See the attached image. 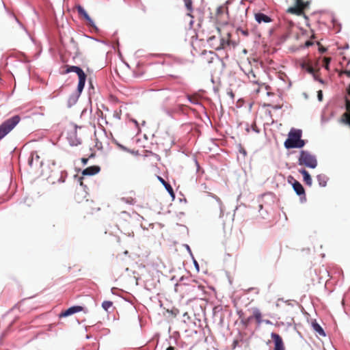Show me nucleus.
<instances>
[{
    "mask_svg": "<svg viewBox=\"0 0 350 350\" xmlns=\"http://www.w3.org/2000/svg\"><path fill=\"white\" fill-rule=\"evenodd\" d=\"M217 31L220 34V41L217 45H214L213 40L215 38V36H211L208 38V42L214 47L215 50L224 49L227 46H235V43L230 40V33L227 31L224 35L221 34V29L219 27L217 28Z\"/></svg>",
    "mask_w": 350,
    "mask_h": 350,
    "instance_id": "1",
    "label": "nucleus"
},
{
    "mask_svg": "<svg viewBox=\"0 0 350 350\" xmlns=\"http://www.w3.org/2000/svg\"><path fill=\"white\" fill-rule=\"evenodd\" d=\"M301 131L292 129L288 133V138L284 142V146L289 148H302L305 145L304 140L301 139Z\"/></svg>",
    "mask_w": 350,
    "mask_h": 350,
    "instance_id": "2",
    "label": "nucleus"
},
{
    "mask_svg": "<svg viewBox=\"0 0 350 350\" xmlns=\"http://www.w3.org/2000/svg\"><path fill=\"white\" fill-rule=\"evenodd\" d=\"M21 118L18 115H15L0 124V140L11 132L20 122Z\"/></svg>",
    "mask_w": 350,
    "mask_h": 350,
    "instance_id": "3",
    "label": "nucleus"
},
{
    "mask_svg": "<svg viewBox=\"0 0 350 350\" xmlns=\"http://www.w3.org/2000/svg\"><path fill=\"white\" fill-rule=\"evenodd\" d=\"M299 165L310 168H315L317 165V161L314 155L307 151L302 150L299 157Z\"/></svg>",
    "mask_w": 350,
    "mask_h": 350,
    "instance_id": "4",
    "label": "nucleus"
},
{
    "mask_svg": "<svg viewBox=\"0 0 350 350\" xmlns=\"http://www.w3.org/2000/svg\"><path fill=\"white\" fill-rule=\"evenodd\" d=\"M66 67H67V68H66V71L64 72V73H69L70 72H74L78 75L79 83H78V86H77V90L79 93H81L83 91L84 86H85V81H86V75L85 74L83 70L78 66H67Z\"/></svg>",
    "mask_w": 350,
    "mask_h": 350,
    "instance_id": "5",
    "label": "nucleus"
},
{
    "mask_svg": "<svg viewBox=\"0 0 350 350\" xmlns=\"http://www.w3.org/2000/svg\"><path fill=\"white\" fill-rule=\"evenodd\" d=\"M309 0H295V5L287 9L289 14L301 16L304 14V10L310 5Z\"/></svg>",
    "mask_w": 350,
    "mask_h": 350,
    "instance_id": "6",
    "label": "nucleus"
},
{
    "mask_svg": "<svg viewBox=\"0 0 350 350\" xmlns=\"http://www.w3.org/2000/svg\"><path fill=\"white\" fill-rule=\"evenodd\" d=\"M84 311V308L80 306H74L62 312L59 314V318L66 317L73 314Z\"/></svg>",
    "mask_w": 350,
    "mask_h": 350,
    "instance_id": "7",
    "label": "nucleus"
},
{
    "mask_svg": "<svg viewBox=\"0 0 350 350\" xmlns=\"http://www.w3.org/2000/svg\"><path fill=\"white\" fill-rule=\"evenodd\" d=\"M271 338L274 342L273 350H285L284 345L282 337L275 333H272L271 335Z\"/></svg>",
    "mask_w": 350,
    "mask_h": 350,
    "instance_id": "8",
    "label": "nucleus"
},
{
    "mask_svg": "<svg viewBox=\"0 0 350 350\" xmlns=\"http://www.w3.org/2000/svg\"><path fill=\"white\" fill-rule=\"evenodd\" d=\"M81 187L77 188L75 193V199L77 202H81L87 198V191L82 187L83 182L81 181Z\"/></svg>",
    "mask_w": 350,
    "mask_h": 350,
    "instance_id": "9",
    "label": "nucleus"
},
{
    "mask_svg": "<svg viewBox=\"0 0 350 350\" xmlns=\"http://www.w3.org/2000/svg\"><path fill=\"white\" fill-rule=\"evenodd\" d=\"M77 10L79 15L83 16V18L87 21L88 25H90L92 27H95L94 22V21L90 17V16L88 14L86 11L83 9V8L81 5L77 6Z\"/></svg>",
    "mask_w": 350,
    "mask_h": 350,
    "instance_id": "10",
    "label": "nucleus"
},
{
    "mask_svg": "<svg viewBox=\"0 0 350 350\" xmlns=\"http://www.w3.org/2000/svg\"><path fill=\"white\" fill-rule=\"evenodd\" d=\"M245 74L247 76L249 80L250 81V82L253 83H255V84H258V85H264L265 83H262L261 81L260 80V78L258 76H257V75L256 74V72H254V70L252 69V68H250L247 72H245Z\"/></svg>",
    "mask_w": 350,
    "mask_h": 350,
    "instance_id": "11",
    "label": "nucleus"
},
{
    "mask_svg": "<svg viewBox=\"0 0 350 350\" xmlns=\"http://www.w3.org/2000/svg\"><path fill=\"white\" fill-rule=\"evenodd\" d=\"M28 163L30 167H33L34 165H42V161H40V156L38 154L37 152L34 151L31 153Z\"/></svg>",
    "mask_w": 350,
    "mask_h": 350,
    "instance_id": "12",
    "label": "nucleus"
},
{
    "mask_svg": "<svg viewBox=\"0 0 350 350\" xmlns=\"http://www.w3.org/2000/svg\"><path fill=\"white\" fill-rule=\"evenodd\" d=\"M292 185L294 191L296 192L297 195L305 196V189L299 181L294 180L293 183H292Z\"/></svg>",
    "mask_w": 350,
    "mask_h": 350,
    "instance_id": "13",
    "label": "nucleus"
},
{
    "mask_svg": "<svg viewBox=\"0 0 350 350\" xmlns=\"http://www.w3.org/2000/svg\"><path fill=\"white\" fill-rule=\"evenodd\" d=\"M252 317L258 325H260L263 322L262 314L258 308H254L252 309Z\"/></svg>",
    "mask_w": 350,
    "mask_h": 350,
    "instance_id": "14",
    "label": "nucleus"
},
{
    "mask_svg": "<svg viewBox=\"0 0 350 350\" xmlns=\"http://www.w3.org/2000/svg\"><path fill=\"white\" fill-rule=\"evenodd\" d=\"M99 171H100V167L98 166L93 165V166L88 167L85 168V170H83V171L82 172V174L84 176H86V175L92 176V175H94V174H97Z\"/></svg>",
    "mask_w": 350,
    "mask_h": 350,
    "instance_id": "15",
    "label": "nucleus"
},
{
    "mask_svg": "<svg viewBox=\"0 0 350 350\" xmlns=\"http://www.w3.org/2000/svg\"><path fill=\"white\" fill-rule=\"evenodd\" d=\"M255 19L258 23H261L262 22L267 23L271 21L269 16L260 12L255 14Z\"/></svg>",
    "mask_w": 350,
    "mask_h": 350,
    "instance_id": "16",
    "label": "nucleus"
},
{
    "mask_svg": "<svg viewBox=\"0 0 350 350\" xmlns=\"http://www.w3.org/2000/svg\"><path fill=\"white\" fill-rule=\"evenodd\" d=\"M313 330L320 336H325V333L321 325L314 320L311 323Z\"/></svg>",
    "mask_w": 350,
    "mask_h": 350,
    "instance_id": "17",
    "label": "nucleus"
},
{
    "mask_svg": "<svg viewBox=\"0 0 350 350\" xmlns=\"http://www.w3.org/2000/svg\"><path fill=\"white\" fill-rule=\"evenodd\" d=\"M299 172L303 175L304 181L306 184L310 186L312 185V178L309 173L304 169L299 170Z\"/></svg>",
    "mask_w": 350,
    "mask_h": 350,
    "instance_id": "18",
    "label": "nucleus"
},
{
    "mask_svg": "<svg viewBox=\"0 0 350 350\" xmlns=\"http://www.w3.org/2000/svg\"><path fill=\"white\" fill-rule=\"evenodd\" d=\"M301 67L302 68L305 69L308 73H310V74H314V68L310 66L308 63H303L301 64Z\"/></svg>",
    "mask_w": 350,
    "mask_h": 350,
    "instance_id": "19",
    "label": "nucleus"
},
{
    "mask_svg": "<svg viewBox=\"0 0 350 350\" xmlns=\"http://www.w3.org/2000/svg\"><path fill=\"white\" fill-rule=\"evenodd\" d=\"M317 180L320 186L325 187L326 185L327 180L325 176L319 174L317 176Z\"/></svg>",
    "mask_w": 350,
    "mask_h": 350,
    "instance_id": "20",
    "label": "nucleus"
},
{
    "mask_svg": "<svg viewBox=\"0 0 350 350\" xmlns=\"http://www.w3.org/2000/svg\"><path fill=\"white\" fill-rule=\"evenodd\" d=\"M121 200L127 204H133L135 203V199L132 196L129 197H123L121 198Z\"/></svg>",
    "mask_w": 350,
    "mask_h": 350,
    "instance_id": "21",
    "label": "nucleus"
},
{
    "mask_svg": "<svg viewBox=\"0 0 350 350\" xmlns=\"http://www.w3.org/2000/svg\"><path fill=\"white\" fill-rule=\"evenodd\" d=\"M185 7L188 12H191L193 11L192 1L191 0H183Z\"/></svg>",
    "mask_w": 350,
    "mask_h": 350,
    "instance_id": "22",
    "label": "nucleus"
},
{
    "mask_svg": "<svg viewBox=\"0 0 350 350\" xmlns=\"http://www.w3.org/2000/svg\"><path fill=\"white\" fill-rule=\"evenodd\" d=\"M112 305H113L112 301H103V304H102V307H103V308L105 310L107 311V310H108V309L112 306Z\"/></svg>",
    "mask_w": 350,
    "mask_h": 350,
    "instance_id": "23",
    "label": "nucleus"
},
{
    "mask_svg": "<svg viewBox=\"0 0 350 350\" xmlns=\"http://www.w3.org/2000/svg\"><path fill=\"white\" fill-rule=\"evenodd\" d=\"M252 319H253L252 315L250 317H246V319L244 320L243 323H242V325L245 328L247 327L250 325Z\"/></svg>",
    "mask_w": 350,
    "mask_h": 350,
    "instance_id": "24",
    "label": "nucleus"
},
{
    "mask_svg": "<svg viewBox=\"0 0 350 350\" xmlns=\"http://www.w3.org/2000/svg\"><path fill=\"white\" fill-rule=\"evenodd\" d=\"M237 314L239 316V319H240L241 323L242 324L247 317L243 310L238 311Z\"/></svg>",
    "mask_w": 350,
    "mask_h": 350,
    "instance_id": "25",
    "label": "nucleus"
},
{
    "mask_svg": "<svg viewBox=\"0 0 350 350\" xmlns=\"http://www.w3.org/2000/svg\"><path fill=\"white\" fill-rule=\"evenodd\" d=\"M167 191L171 194L172 196H174V191L170 184L164 185Z\"/></svg>",
    "mask_w": 350,
    "mask_h": 350,
    "instance_id": "26",
    "label": "nucleus"
},
{
    "mask_svg": "<svg viewBox=\"0 0 350 350\" xmlns=\"http://www.w3.org/2000/svg\"><path fill=\"white\" fill-rule=\"evenodd\" d=\"M188 98H189V100H190V102L191 103H193V104H198V98L196 96H189Z\"/></svg>",
    "mask_w": 350,
    "mask_h": 350,
    "instance_id": "27",
    "label": "nucleus"
},
{
    "mask_svg": "<svg viewBox=\"0 0 350 350\" xmlns=\"http://www.w3.org/2000/svg\"><path fill=\"white\" fill-rule=\"evenodd\" d=\"M345 108L347 111L350 113V100L347 98L345 100Z\"/></svg>",
    "mask_w": 350,
    "mask_h": 350,
    "instance_id": "28",
    "label": "nucleus"
},
{
    "mask_svg": "<svg viewBox=\"0 0 350 350\" xmlns=\"http://www.w3.org/2000/svg\"><path fill=\"white\" fill-rule=\"evenodd\" d=\"M342 74H345L348 77H350V70H342L339 75H341Z\"/></svg>",
    "mask_w": 350,
    "mask_h": 350,
    "instance_id": "29",
    "label": "nucleus"
},
{
    "mask_svg": "<svg viewBox=\"0 0 350 350\" xmlns=\"http://www.w3.org/2000/svg\"><path fill=\"white\" fill-rule=\"evenodd\" d=\"M324 62H325V67L327 69H328V65H329V62H330V58H326V57H325V58L324 59Z\"/></svg>",
    "mask_w": 350,
    "mask_h": 350,
    "instance_id": "30",
    "label": "nucleus"
},
{
    "mask_svg": "<svg viewBox=\"0 0 350 350\" xmlns=\"http://www.w3.org/2000/svg\"><path fill=\"white\" fill-rule=\"evenodd\" d=\"M239 344V340H234L232 342V349H234L236 348V347Z\"/></svg>",
    "mask_w": 350,
    "mask_h": 350,
    "instance_id": "31",
    "label": "nucleus"
},
{
    "mask_svg": "<svg viewBox=\"0 0 350 350\" xmlns=\"http://www.w3.org/2000/svg\"><path fill=\"white\" fill-rule=\"evenodd\" d=\"M318 99L321 101L323 99V92L322 90L318 91Z\"/></svg>",
    "mask_w": 350,
    "mask_h": 350,
    "instance_id": "32",
    "label": "nucleus"
},
{
    "mask_svg": "<svg viewBox=\"0 0 350 350\" xmlns=\"http://www.w3.org/2000/svg\"><path fill=\"white\" fill-rule=\"evenodd\" d=\"M312 44V42H310V41H307V42H306V43H305V46H307V47H308V46H311Z\"/></svg>",
    "mask_w": 350,
    "mask_h": 350,
    "instance_id": "33",
    "label": "nucleus"
},
{
    "mask_svg": "<svg viewBox=\"0 0 350 350\" xmlns=\"http://www.w3.org/2000/svg\"><path fill=\"white\" fill-rule=\"evenodd\" d=\"M241 33H242L244 36H248V31H247V30H241Z\"/></svg>",
    "mask_w": 350,
    "mask_h": 350,
    "instance_id": "34",
    "label": "nucleus"
},
{
    "mask_svg": "<svg viewBox=\"0 0 350 350\" xmlns=\"http://www.w3.org/2000/svg\"><path fill=\"white\" fill-rule=\"evenodd\" d=\"M166 350H176L175 349V347H172V346H170L168 347Z\"/></svg>",
    "mask_w": 350,
    "mask_h": 350,
    "instance_id": "35",
    "label": "nucleus"
},
{
    "mask_svg": "<svg viewBox=\"0 0 350 350\" xmlns=\"http://www.w3.org/2000/svg\"><path fill=\"white\" fill-rule=\"evenodd\" d=\"M159 180L163 185L167 184L162 178H159Z\"/></svg>",
    "mask_w": 350,
    "mask_h": 350,
    "instance_id": "36",
    "label": "nucleus"
},
{
    "mask_svg": "<svg viewBox=\"0 0 350 350\" xmlns=\"http://www.w3.org/2000/svg\"><path fill=\"white\" fill-rule=\"evenodd\" d=\"M347 92L348 94L350 96V84L349 85V86L347 89Z\"/></svg>",
    "mask_w": 350,
    "mask_h": 350,
    "instance_id": "37",
    "label": "nucleus"
},
{
    "mask_svg": "<svg viewBox=\"0 0 350 350\" xmlns=\"http://www.w3.org/2000/svg\"><path fill=\"white\" fill-rule=\"evenodd\" d=\"M82 161L84 163H86L87 161H88V159H82Z\"/></svg>",
    "mask_w": 350,
    "mask_h": 350,
    "instance_id": "38",
    "label": "nucleus"
},
{
    "mask_svg": "<svg viewBox=\"0 0 350 350\" xmlns=\"http://www.w3.org/2000/svg\"><path fill=\"white\" fill-rule=\"evenodd\" d=\"M265 323H266L267 324H269V323H271V322H270L269 320L265 321Z\"/></svg>",
    "mask_w": 350,
    "mask_h": 350,
    "instance_id": "39",
    "label": "nucleus"
},
{
    "mask_svg": "<svg viewBox=\"0 0 350 350\" xmlns=\"http://www.w3.org/2000/svg\"><path fill=\"white\" fill-rule=\"evenodd\" d=\"M256 91V93H259V92H260V89H259V88H258Z\"/></svg>",
    "mask_w": 350,
    "mask_h": 350,
    "instance_id": "40",
    "label": "nucleus"
},
{
    "mask_svg": "<svg viewBox=\"0 0 350 350\" xmlns=\"http://www.w3.org/2000/svg\"><path fill=\"white\" fill-rule=\"evenodd\" d=\"M217 201L221 204V200H220V199L217 198Z\"/></svg>",
    "mask_w": 350,
    "mask_h": 350,
    "instance_id": "41",
    "label": "nucleus"
},
{
    "mask_svg": "<svg viewBox=\"0 0 350 350\" xmlns=\"http://www.w3.org/2000/svg\"><path fill=\"white\" fill-rule=\"evenodd\" d=\"M230 96H231L232 97H233V94H232V93L230 94Z\"/></svg>",
    "mask_w": 350,
    "mask_h": 350,
    "instance_id": "42",
    "label": "nucleus"
},
{
    "mask_svg": "<svg viewBox=\"0 0 350 350\" xmlns=\"http://www.w3.org/2000/svg\"><path fill=\"white\" fill-rule=\"evenodd\" d=\"M117 116H118V118H120V116L119 114H117Z\"/></svg>",
    "mask_w": 350,
    "mask_h": 350,
    "instance_id": "43",
    "label": "nucleus"
},
{
    "mask_svg": "<svg viewBox=\"0 0 350 350\" xmlns=\"http://www.w3.org/2000/svg\"><path fill=\"white\" fill-rule=\"evenodd\" d=\"M117 116H118V118H120V116L119 114H117Z\"/></svg>",
    "mask_w": 350,
    "mask_h": 350,
    "instance_id": "44",
    "label": "nucleus"
}]
</instances>
